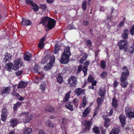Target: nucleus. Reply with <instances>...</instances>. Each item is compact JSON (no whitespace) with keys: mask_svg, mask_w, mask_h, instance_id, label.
<instances>
[{"mask_svg":"<svg viewBox=\"0 0 134 134\" xmlns=\"http://www.w3.org/2000/svg\"><path fill=\"white\" fill-rule=\"evenodd\" d=\"M121 74L120 76V84L122 87L126 88L128 85V83L126 81L130 75L127 66H124L122 68Z\"/></svg>","mask_w":134,"mask_h":134,"instance_id":"f257e3e1","label":"nucleus"},{"mask_svg":"<svg viewBox=\"0 0 134 134\" xmlns=\"http://www.w3.org/2000/svg\"><path fill=\"white\" fill-rule=\"evenodd\" d=\"M71 55L70 47L69 46L66 47L61 55L60 62L62 64H66L69 61V57Z\"/></svg>","mask_w":134,"mask_h":134,"instance_id":"f03ea898","label":"nucleus"},{"mask_svg":"<svg viewBox=\"0 0 134 134\" xmlns=\"http://www.w3.org/2000/svg\"><path fill=\"white\" fill-rule=\"evenodd\" d=\"M18 117L25 122H29L33 118L32 115L28 112H22L18 115Z\"/></svg>","mask_w":134,"mask_h":134,"instance_id":"7ed1b4c3","label":"nucleus"},{"mask_svg":"<svg viewBox=\"0 0 134 134\" xmlns=\"http://www.w3.org/2000/svg\"><path fill=\"white\" fill-rule=\"evenodd\" d=\"M127 40L123 39L120 40V42L118 43V45L120 50H124V52H126L127 50Z\"/></svg>","mask_w":134,"mask_h":134,"instance_id":"20e7f679","label":"nucleus"},{"mask_svg":"<svg viewBox=\"0 0 134 134\" xmlns=\"http://www.w3.org/2000/svg\"><path fill=\"white\" fill-rule=\"evenodd\" d=\"M56 23V21L52 18L49 20L47 25V27L46 29V31H48L49 30L52 29L55 27Z\"/></svg>","mask_w":134,"mask_h":134,"instance_id":"39448f33","label":"nucleus"},{"mask_svg":"<svg viewBox=\"0 0 134 134\" xmlns=\"http://www.w3.org/2000/svg\"><path fill=\"white\" fill-rule=\"evenodd\" d=\"M68 84H70L71 87H75L77 84V80L75 76H70L67 80Z\"/></svg>","mask_w":134,"mask_h":134,"instance_id":"423d86ee","label":"nucleus"},{"mask_svg":"<svg viewBox=\"0 0 134 134\" xmlns=\"http://www.w3.org/2000/svg\"><path fill=\"white\" fill-rule=\"evenodd\" d=\"M130 109L129 108H127L125 109L126 116L129 119L134 118V109L131 110H129Z\"/></svg>","mask_w":134,"mask_h":134,"instance_id":"0eeeda50","label":"nucleus"},{"mask_svg":"<svg viewBox=\"0 0 134 134\" xmlns=\"http://www.w3.org/2000/svg\"><path fill=\"white\" fill-rule=\"evenodd\" d=\"M8 112L6 108L2 109L1 119L3 122H5L7 119Z\"/></svg>","mask_w":134,"mask_h":134,"instance_id":"6e6552de","label":"nucleus"},{"mask_svg":"<svg viewBox=\"0 0 134 134\" xmlns=\"http://www.w3.org/2000/svg\"><path fill=\"white\" fill-rule=\"evenodd\" d=\"M20 24L21 26H23L31 25L32 24V22L30 20L24 18H22V20Z\"/></svg>","mask_w":134,"mask_h":134,"instance_id":"1a4fd4ad","label":"nucleus"},{"mask_svg":"<svg viewBox=\"0 0 134 134\" xmlns=\"http://www.w3.org/2000/svg\"><path fill=\"white\" fill-rule=\"evenodd\" d=\"M119 118L121 123V126L124 127L126 124V118L125 116L122 114H121L119 115Z\"/></svg>","mask_w":134,"mask_h":134,"instance_id":"9d476101","label":"nucleus"},{"mask_svg":"<svg viewBox=\"0 0 134 134\" xmlns=\"http://www.w3.org/2000/svg\"><path fill=\"white\" fill-rule=\"evenodd\" d=\"M51 18L48 17V16L45 17H42L41 19V21L40 24H42V25L43 26H45V27H46L47 25V23H48L49 20H50Z\"/></svg>","mask_w":134,"mask_h":134,"instance_id":"9b49d317","label":"nucleus"},{"mask_svg":"<svg viewBox=\"0 0 134 134\" xmlns=\"http://www.w3.org/2000/svg\"><path fill=\"white\" fill-rule=\"evenodd\" d=\"M92 124L91 121L89 120H85L83 121V125L88 129H91Z\"/></svg>","mask_w":134,"mask_h":134,"instance_id":"f8f14e48","label":"nucleus"},{"mask_svg":"<svg viewBox=\"0 0 134 134\" xmlns=\"http://www.w3.org/2000/svg\"><path fill=\"white\" fill-rule=\"evenodd\" d=\"M73 103L72 102H68L65 104V107L71 111H73L74 110Z\"/></svg>","mask_w":134,"mask_h":134,"instance_id":"ddd939ff","label":"nucleus"},{"mask_svg":"<svg viewBox=\"0 0 134 134\" xmlns=\"http://www.w3.org/2000/svg\"><path fill=\"white\" fill-rule=\"evenodd\" d=\"M129 31L128 30L126 29H124L121 35V36L123 38L126 40L128 38V35L129 34Z\"/></svg>","mask_w":134,"mask_h":134,"instance_id":"4468645a","label":"nucleus"},{"mask_svg":"<svg viewBox=\"0 0 134 134\" xmlns=\"http://www.w3.org/2000/svg\"><path fill=\"white\" fill-rule=\"evenodd\" d=\"M22 104V103L20 102H17L14 105L13 108L14 113H16L18 110V108L20 107Z\"/></svg>","mask_w":134,"mask_h":134,"instance_id":"2eb2a0df","label":"nucleus"},{"mask_svg":"<svg viewBox=\"0 0 134 134\" xmlns=\"http://www.w3.org/2000/svg\"><path fill=\"white\" fill-rule=\"evenodd\" d=\"M10 90V88L9 87H5L2 90L1 94L3 96L7 95L9 94Z\"/></svg>","mask_w":134,"mask_h":134,"instance_id":"dca6fc26","label":"nucleus"},{"mask_svg":"<svg viewBox=\"0 0 134 134\" xmlns=\"http://www.w3.org/2000/svg\"><path fill=\"white\" fill-rule=\"evenodd\" d=\"M54 108L52 107L51 105H47L46 106L45 108V110L47 112L50 113L53 112L54 110Z\"/></svg>","mask_w":134,"mask_h":134,"instance_id":"f3484780","label":"nucleus"},{"mask_svg":"<svg viewBox=\"0 0 134 134\" xmlns=\"http://www.w3.org/2000/svg\"><path fill=\"white\" fill-rule=\"evenodd\" d=\"M19 121L17 119H11L9 122L11 123L10 125L13 127L16 126L18 124Z\"/></svg>","mask_w":134,"mask_h":134,"instance_id":"a211bd4d","label":"nucleus"},{"mask_svg":"<svg viewBox=\"0 0 134 134\" xmlns=\"http://www.w3.org/2000/svg\"><path fill=\"white\" fill-rule=\"evenodd\" d=\"M31 54L29 52H26L24 54V59L25 60L30 61L31 59Z\"/></svg>","mask_w":134,"mask_h":134,"instance_id":"6ab92c4d","label":"nucleus"},{"mask_svg":"<svg viewBox=\"0 0 134 134\" xmlns=\"http://www.w3.org/2000/svg\"><path fill=\"white\" fill-rule=\"evenodd\" d=\"M31 9L33 10L35 12L38 11L40 9L39 6L35 2H34L31 5Z\"/></svg>","mask_w":134,"mask_h":134,"instance_id":"aec40b11","label":"nucleus"},{"mask_svg":"<svg viewBox=\"0 0 134 134\" xmlns=\"http://www.w3.org/2000/svg\"><path fill=\"white\" fill-rule=\"evenodd\" d=\"M12 58V56L9 53H6L5 55V57L3 59V62L4 63L10 60Z\"/></svg>","mask_w":134,"mask_h":134,"instance_id":"412c9836","label":"nucleus"},{"mask_svg":"<svg viewBox=\"0 0 134 134\" xmlns=\"http://www.w3.org/2000/svg\"><path fill=\"white\" fill-rule=\"evenodd\" d=\"M14 62L15 64L19 65V66L20 67L22 66L23 65V62L22 61L21 59L20 58H18L15 60Z\"/></svg>","mask_w":134,"mask_h":134,"instance_id":"4be33fe9","label":"nucleus"},{"mask_svg":"<svg viewBox=\"0 0 134 134\" xmlns=\"http://www.w3.org/2000/svg\"><path fill=\"white\" fill-rule=\"evenodd\" d=\"M13 63L11 62H9L5 64V68L8 71L10 72L12 70Z\"/></svg>","mask_w":134,"mask_h":134,"instance_id":"5701e85b","label":"nucleus"},{"mask_svg":"<svg viewBox=\"0 0 134 134\" xmlns=\"http://www.w3.org/2000/svg\"><path fill=\"white\" fill-rule=\"evenodd\" d=\"M106 91L105 90H103L101 87L99 88V91L98 92V94L100 97H103V98H104L105 94Z\"/></svg>","mask_w":134,"mask_h":134,"instance_id":"b1692460","label":"nucleus"},{"mask_svg":"<svg viewBox=\"0 0 134 134\" xmlns=\"http://www.w3.org/2000/svg\"><path fill=\"white\" fill-rule=\"evenodd\" d=\"M110 121V119L109 118H106L104 119V125L106 128H107L109 126Z\"/></svg>","mask_w":134,"mask_h":134,"instance_id":"393cba45","label":"nucleus"},{"mask_svg":"<svg viewBox=\"0 0 134 134\" xmlns=\"http://www.w3.org/2000/svg\"><path fill=\"white\" fill-rule=\"evenodd\" d=\"M85 92L84 90H82L81 88H78L75 91L76 94L77 96H79L81 94H83Z\"/></svg>","mask_w":134,"mask_h":134,"instance_id":"a878e982","label":"nucleus"},{"mask_svg":"<svg viewBox=\"0 0 134 134\" xmlns=\"http://www.w3.org/2000/svg\"><path fill=\"white\" fill-rule=\"evenodd\" d=\"M90 111V108L89 107H87L83 113V117L84 118L86 117L89 113Z\"/></svg>","mask_w":134,"mask_h":134,"instance_id":"bb28decb","label":"nucleus"},{"mask_svg":"<svg viewBox=\"0 0 134 134\" xmlns=\"http://www.w3.org/2000/svg\"><path fill=\"white\" fill-rule=\"evenodd\" d=\"M27 83H26L23 81H21L17 86V88H24L26 86Z\"/></svg>","mask_w":134,"mask_h":134,"instance_id":"cd10ccee","label":"nucleus"},{"mask_svg":"<svg viewBox=\"0 0 134 134\" xmlns=\"http://www.w3.org/2000/svg\"><path fill=\"white\" fill-rule=\"evenodd\" d=\"M86 98L85 97H84L83 98L82 102L81 103L82 106H79V108H81V107H84L87 104L86 102Z\"/></svg>","mask_w":134,"mask_h":134,"instance_id":"c85d7f7f","label":"nucleus"},{"mask_svg":"<svg viewBox=\"0 0 134 134\" xmlns=\"http://www.w3.org/2000/svg\"><path fill=\"white\" fill-rule=\"evenodd\" d=\"M45 125L48 127H54V125L49 120H48L46 122Z\"/></svg>","mask_w":134,"mask_h":134,"instance_id":"c756f323","label":"nucleus"},{"mask_svg":"<svg viewBox=\"0 0 134 134\" xmlns=\"http://www.w3.org/2000/svg\"><path fill=\"white\" fill-rule=\"evenodd\" d=\"M92 130L93 132L96 134H98L100 132L99 129L97 126L93 127L92 129Z\"/></svg>","mask_w":134,"mask_h":134,"instance_id":"7c9ffc66","label":"nucleus"},{"mask_svg":"<svg viewBox=\"0 0 134 134\" xmlns=\"http://www.w3.org/2000/svg\"><path fill=\"white\" fill-rule=\"evenodd\" d=\"M57 80L59 83L61 84L63 81V77L60 75H58L57 78Z\"/></svg>","mask_w":134,"mask_h":134,"instance_id":"2f4dec72","label":"nucleus"},{"mask_svg":"<svg viewBox=\"0 0 134 134\" xmlns=\"http://www.w3.org/2000/svg\"><path fill=\"white\" fill-rule=\"evenodd\" d=\"M107 74L105 71H103L101 74L100 75V77L102 79H105L107 76Z\"/></svg>","mask_w":134,"mask_h":134,"instance_id":"473e14b6","label":"nucleus"},{"mask_svg":"<svg viewBox=\"0 0 134 134\" xmlns=\"http://www.w3.org/2000/svg\"><path fill=\"white\" fill-rule=\"evenodd\" d=\"M118 102L115 98H114L113 99L112 105L113 107L114 108H117L118 105L117 104Z\"/></svg>","mask_w":134,"mask_h":134,"instance_id":"72a5a7b5","label":"nucleus"},{"mask_svg":"<svg viewBox=\"0 0 134 134\" xmlns=\"http://www.w3.org/2000/svg\"><path fill=\"white\" fill-rule=\"evenodd\" d=\"M87 1L84 0L82 3V8L83 11L86 10L87 9Z\"/></svg>","mask_w":134,"mask_h":134,"instance_id":"f704fd0d","label":"nucleus"},{"mask_svg":"<svg viewBox=\"0 0 134 134\" xmlns=\"http://www.w3.org/2000/svg\"><path fill=\"white\" fill-rule=\"evenodd\" d=\"M32 131L31 128H27L24 129V133L25 134H29L32 132Z\"/></svg>","mask_w":134,"mask_h":134,"instance_id":"c9c22d12","label":"nucleus"},{"mask_svg":"<svg viewBox=\"0 0 134 134\" xmlns=\"http://www.w3.org/2000/svg\"><path fill=\"white\" fill-rule=\"evenodd\" d=\"M71 102H72L73 104H74L76 108H77L79 104V101L76 98H75Z\"/></svg>","mask_w":134,"mask_h":134,"instance_id":"e433bc0d","label":"nucleus"},{"mask_svg":"<svg viewBox=\"0 0 134 134\" xmlns=\"http://www.w3.org/2000/svg\"><path fill=\"white\" fill-rule=\"evenodd\" d=\"M82 70L84 74V76H85L87 74V66H85L82 67Z\"/></svg>","mask_w":134,"mask_h":134,"instance_id":"4c0bfd02","label":"nucleus"},{"mask_svg":"<svg viewBox=\"0 0 134 134\" xmlns=\"http://www.w3.org/2000/svg\"><path fill=\"white\" fill-rule=\"evenodd\" d=\"M70 97V96L69 94H66L63 100V102H65L68 101L69 100Z\"/></svg>","mask_w":134,"mask_h":134,"instance_id":"58836bf2","label":"nucleus"},{"mask_svg":"<svg viewBox=\"0 0 134 134\" xmlns=\"http://www.w3.org/2000/svg\"><path fill=\"white\" fill-rule=\"evenodd\" d=\"M41 68L39 67L37 65L35 64V67L34 68V71L35 73H37L38 71L40 70Z\"/></svg>","mask_w":134,"mask_h":134,"instance_id":"ea45409f","label":"nucleus"},{"mask_svg":"<svg viewBox=\"0 0 134 134\" xmlns=\"http://www.w3.org/2000/svg\"><path fill=\"white\" fill-rule=\"evenodd\" d=\"M12 67V70H16L18 69L19 68L21 67L19 66V65L15 64L14 62H13V64Z\"/></svg>","mask_w":134,"mask_h":134,"instance_id":"a19ab883","label":"nucleus"},{"mask_svg":"<svg viewBox=\"0 0 134 134\" xmlns=\"http://www.w3.org/2000/svg\"><path fill=\"white\" fill-rule=\"evenodd\" d=\"M101 68L103 69H104L106 67V63L104 60H102L100 64Z\"/></svg>","mask_w":134,"mask_h":134,"instance_id":"79ce46f5","label":"nucleus"},{"mask_svg":"<svg viewBox=\"0 0 134 134\" xmlns=\"http://www.w3.org/2000/svg\"><path fill=\"white\" fill-rule=\"evenodd\" d=\"M130 33L132 36L134 35V25H132L130 29Z\"/></svg>","mask_w":134,"mask_h":134,"instance_id":"37998d69","label":"nucleus"},{"mask_svg":"<svg viewBox=\"0 0 134 134\" xmlns=\"http://www.w3.org/2000/svg\"><path fill=\"white\" fill-rule=\"evenodd\" d=\"M53 66L49 63L47 64L45 66L44 69L47 70H48L51 69V67Z\"/></svg>","mask_w":134,"mask_h":134,"instance_id":"c03bdc74","label":"nucleus"},{"mask_svg":"<svg viewBox=\"0 0 134 134\" xmlns=\"http://www.w3.org/2000/svg\"><path fill=\"white\" fill-rule=\"evenodd\" d=\"M104 98H103V97L102 96V97H101L100 98H98L97 100V102L98 103V102H99V103L101 104L102 102L103 101L104 99Z\"/></svg>","mask_w":134,"mask_h":134,"instance_id":"a18cd8bd","label":"nucleus"},{"mask_svg":"<svg viewBox=\"0 0 134 134\" xmlns=\"http://www.w3.org/2000/svg\"><path fill=\"white\" fill-rule=\"evenodd\" d=\"M54 49L55 51H54V53L55 54L57 53L60 50L59 48V47L56 44L54 46Z\"/></svg>","mask_w":134,"mask_h":134,"instance_id":"49530a36","label":"nucleus"},{"mask_svg":"<svg viewBox=\"0 0 134 134\" xmlns=\"http://www.w3.org/2000/svg\"><path fill=\"white\" fill-rule=\"evenodd\" d=\"M82 24L83 26H88L89 25V21L86 20H84L82 21Z\"/></svg>","mask_w":134,"mask_h":134,"instance_id":"de8ad7c7","label":"nucleus"},{"mask_svg":"<svg viewBox=\"0 0 134 134\" xmlns=\"http://www.w3.org/2000/svg\"><path fill=\"white\" fill-rule=\"evenodd\" d=\"M40 8L42 9H45L47 7V5L46 4H41L40 5Z\"/></svg>","mask_w":134,"mask_h":134,"instance_id":"09e8293b","label":"nucleus"},{"mask_svg":"<svg viewBox=\"0 0 134 134\" xmlns=\"http://www.w3.org/2000/svg\"><path fill=\"white\" fill-rule=\"evenodd\" d=\"M55 61L54 57L50 58V62L49 63L51 65H53V64L54 63Z\"/></svg>","mask_w":134,"mask_h":134,"instance_id":"8fccbe9b","label":"nucleus"},{"mask_svg":"<svg viewBox=\"0 0 134 134\" xmlns=\"http://www.w3.org/2000/svg\"><path fill=\"white\" fill-rule=\"evenodd\" d=\"M26 3L28 4H30L31 5L33 4L34 2H33V0H26L25 1Z\"/></svg>","mask_w":134,"mask_h":134,"instance_id":"3c124183","label":"nucleus"},{"mask_svg":"<svg viewBox=\"0 0 134 134\" xmlns=\"http://www.w3.org/2000/svg\"><path fill=\"white\" fill-rule=\"evenodd\" d=\"M94 79L93 78L92 76L90 75L88 78L87 81L88 82H91L93 81Z\"/></svg>","mask_w":134,"mask_h":134,"instance_id":"603ef678","label":"nucleus"},{"mask_svg":"<svg viewBox=\"0 0 134 134\" xmlns=\"http://www.w3.org/2000/svg\"><path fill=\"white\" fill-rule=\"evenodd\" d=\"M82 65H80L78 66V70L77 71V74H78L80 73L82 69Z\"/></svg>","mask_w":134,"mask_h":134,"instance_id":"864d4df0","label":"nucleus"},{"mask_svg":"<svg viewBox=\"0 0 134 134\" xmlns=\"http://www.w3.org/2000/svg\"><path fill=\"white\" fill-rule=\"evenodd\" d=\"M87 45L90 47L92 46V42L90 40H87Z\"/></svg>","mask_w":134,"mask_h":134,"instance_id":"5fc2aeb1","label":"nucleus"},{"mask_svg":"<svg viewBox=\"0 0 134 134\" xmlns=\"http://www.w3.org/2000/svg\"><path fill=\"white\" fill-rule=\"evenodd\" d=\"M119 83V82L117 81L116 80L114 81L113 84L114 87L116 88L118 86Z\"/></svg>","mask_w":134,"mask_h":134,"instance_id":"6e6d98bb","label":"nucleus"},{"mask_svg":"<svg viewBox=\"0 0 134 134\" xmlns=\"http://www.w3.org/2000/svg\"><path fill=\"white\" fill-rule=\"evenodd\" d=\"M23 72L22 70H18L16 72V75L17 76H19L21 75Z\"/></svg>","mask_w":134,"mask_h":134,"instance_id":"4d7b16f0","label":"nucleus"},{"mask_svg":"<svg viewBox=\"0 0 134 134\" xmlns=\"http://www.w3.org/2000/svg\"><path fill=\"white\" fill-rule=\"evenodd\" d=\"M44 43L39 42L38 46L39 48L41 49L44 47Z\"/></svg>","mask_w":134,"mask_h":134,"instance_id":"13d9d810","label":"nucleus"},{"mask_svg":"<svg viewBox=\"0 0 134 134\" xmlns=\"http://www.w3.org/2000/svg\"><path fill=\"white\" fill-rule=\"evenodd\" d=\"M12 94L14 96H15L16 97L19 96V93H17L15 91H13L12 93Z\"/></svg>","mask_w":134,"mask_h":134,"instance_id":"bf43d9fd","label":"nucleus"},{"mask_svg":"<svg viewBox=\"0 0 134 134\" xmlns=\"http://www.w3.org/2000/svg\"><path fill=\"white\" fill-rule=\"evenodd\" d=\"M67 122L66 119V118H63L62 120V123L63 125H65Z\"/></svg>","mask_w":134,"mask_h":134,"instance_id":"052dcab7","label":"nucleus"},{"mask_svg":"<svg viewBox=\"0 0 134 134\" xmlns=\"http://www.w3.org/2000/svg\"><path fill=\"white\" fill-rule=\"evenodd\" d=\"M40 89L42 90L43 91H44L45 90V87L44 85L43 84H41L40 85Z\"/></svg>","mask_w":134,"mask_h":134,"instance_id":"680f3d73","label":"nucleus"},{"mask_svg":"<svg viewBox=\"0 0 134 134\" xmlns=\"http://www.w3.org/2000/svg\"><path fill=\"white\" fill-rule=\"evenodd\" d=\"M134 51V48H132L131 47L129 48V53L130 54H132L133 53Z\"/></svg>","mask_w":134,"mask_h":134,"instance_id":"e2e57ef3","label":"nucleus"},{"mask_svg":"<svg viewBox=\"0 0 134 134\" xmlns=\"http://www.w3.org/2000/svg\"><path fill=\"white\" fill-rule=\"evenodd\" d=\"M90 130V129H88L87 128L85 127V128H84L82 131V133H86L87 131H88Z\"/></svg>","mask_w":134,"mask_h":134,"instance_id":"0e129e2a","label":"nucleus"},{"mask_svg":"<svg viewBox=\"0 0 134 134\" xmlns=\"http://www.w3.org/2000/svg\"><path fill=\"white\" fill-rule=\"evenodd\" d=\"M46 36H44L40 39L39 42L44 43V40L46 39Z\"/></svg>","mask_w":134,"mask_h":134,"instance_id":"69168bd1","label":"nucleus"},{"mask_svg":"<svg viewBox=\"0 0 134 134\" xmlns=\"http://www.w3.org/2000/svg\"><path fill=\"white\" fill-rule=\"evenodd\" d=\"M124 24V21H121L120 22L119 24V26L120 28L122 26H123Z\"/></svg>","mask_w":134,"mask_h":134,"instance_id":"338daca9","label":"nucleus"},{"mask_svg":"<svg viewBox=\"0 0 134 134\" xmlns=\"http://www.w3.org/2000/svg\"><path fill=\"white\" fill-rule=\"evenodd\" d=\"M87 53H85L84 54V56L82 58L83 59L85 60H86V59H87Z\"/></svg>","mask_w":134,"mask_h":134,"instance_id":"774afa93","label":"nucleus"}]
</instances>
